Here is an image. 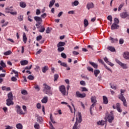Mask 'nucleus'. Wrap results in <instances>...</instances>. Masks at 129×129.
<instances>
[{
	"mask_svg": "<svg viewBox=\"0 0 129 129\" xmlns=\"http://www.w3.org/2000/svg\"><path fill=\"white\" fill-rule=\"evenodd\" d=\"M107 49L109 50V51H111V52H115V48L113 46H108Z\"/></svg>",
	"mask_w": 129,
	"mask_h": 129,
	"instance_id": "obj_27",
	"label": "nucleus"
},
{
	"mask_svg": "<svg viewBox=\"0 0 129 129\" xmlns=\"http://www.w3.org/2000/svg\"><path fill=\"white\" fill-rule=\"evenodd\" d=\"M11 54H12V51H11V50H8L4 53V55H5V56H8L9 55H11Z\"/></svg>",
	"mask_w": 129,
	"mask_h": 129,
	"instance_id": "obj_38",
	"label": "nucleus"
},
{
	"mask_svg": "<svg viewBox=\"0 0 129 129\" xmlns=\"http://www.w3.org/2000/svg\"><path fill=\"white\" fill-rule=\"evenodd\" d=\"M36 107L38 109H40L41 107H42V106L41 105V104L38 103L36 104Z\"/></svg>",
	"mask_w": 129,
	"mask_h": 129,
	"instance_id": "obj_54",
	"label": "nucleus"
},
{
	"mask_svg": "<svg viewBox=\"0 0 129 129\" xmlns=\"http://www.w3.org/2000/svg\"><path fill=\"white\" fill-rule=\"evenodd\" d=\"M46 34H50L51 33V30H50V28L49 27H47L46 30Z\"/></svg>",
	"mask_w": 129,
	"mask_h": 129,
	"instance_id": "obj_55",
	"label": "nucleus"
},
{
	"mask_svg": "<svg viewBox=\"0 0 129 129\" xmlns=\"http://www.w3.org/2000/svg\"><path fill=\"white\" fill-rule=\"evenodd\" d=\"M76 97L78 98H84V97H86V94L85 93L81 94L79 91H77L76 92Z\"/></svg>",
	"mask_w": 129,
	"mask_h": 129,
	"instance_id": "obj_8",
	"label": "nucleus"
},
{
	"mask_svg": "<svg viewBox=\"0 0 129 129\" xmlns=\"http://www.w3.org/2000/svg\"><path fill=\"white\" fill-rule=\"evenodd\" d=\"M106 116L105 117V121H108L109 123H111L112 121H113V119H114V116H113V114H108V112H106L105 113Z\"/></svg>",
	"mask_w": 129,
	"mask_h": 129,
	"instance_id": "obj_4",
	"label": "nucleus"
},
{
	"mask_svg": "<svg viewBox=\"0 0 129 129\" xmlns=\"http://www.w3.org/2000/svg\"><path fill=\"white\" fill-rule=\"evenodd\" d=\"M34 127L35 129H40V125H39V124L36 123L34 124Z\"/></svg>",
	"mask_w": 129,
	"mask_h": 129,
	"instance_id": "obj_50",
	"label": "nucleus"
},
{
	"mask_svg": "<svg viewBox=\"0 0 129 129\" xmlns=\"http://www.w3.org/2000/svg\"><path fill=\"white\" fill-rule=\"evenodd\" d=\"M66 45V43H65L64 42L60 41L57 44V51L58 52H59V53H61V52H63L64 50H65V48H64V46Z\"/></svg>",
	"mask_w": 129,
	"mask_h": 129,
	"instance_id": "obj_5",
	"label": "nucleus"
},
{
	"mask_svg": "<svg viewBox=\"0 0 129 129\" xmlns=\"http://www.w3.org/2000/svg\"><path fill=\"white\" fill-rule=\"evenodd\" d=\"M89 63L92 66H93V67H94V68H95V69H97L98 68V65H97V64L92 61H90Z\"/></svg>",
	"mask_w": 129,
	"mask_h": 129,
	"instance_id": "obj_21",
	"label": "nucleus"
},
{
	"mask_svg": "<svg viewBox=\"0 0 129 129\" xmlns=\"http://www.w3.org/2000/svg\"><path fill=\"white\" fill-rule=\"evenodd\" d=\"M50 119L52 123H56V121L54 120V118H53V115H52L51 113L50 114Z\"/></svg>",
	"mask_w": 129,
	"mask_h": 129,
	"instance_id": "obj_37",
	"label": "nucleus"
},
{
	"mask_svg": "<svg viewBox=\"0 0 129 129\" xmlns=\"http://www.w3.org/2000/svg\"><path fill=\"white\" fill-rule=\"evenodd\" d=\"M34 88H35V89L37 90V91H40V87H39V85H38L37 84L35 85Z\"/></svg>",
	"mask_w": 129,
	"mask_h": 129,
	"instance_id": "obj_48",
	"label": "nucleus"
},
{
	"mask_svg": "<svg viewBox=\"0 0 129 129\" xmlns=\"http://www.w3.org/2000/svg\"><path fill=\"white\" fill-rule=\"evenodd\" d=\"M118 23H119V21L118 20V19L115 18L114 19V24H116V25H117Z\"/></svg>",
	"mask_w": 129,
	"mask_h": 129,
	"instance_id": "obj_47",
	"label": "nucleus"
},
{
	"mask_svg": "<svg viewBox=\"0 0 129 129\" xmlns=\"http://www.w3.org/2000/svg\"><path fill=\"white\" fill-rule=\"evenodd\" d=\"M87 70H88V71H90L91 72H93V69H92V68L90 67H88Z\"/></svg>",
	"mask_w": 129,
	"mask_h": 129,
	"instance_id": "obj_56",
	"label": "nucleus"
},
{
	"mask_svg": "<svg viewBox=\"0 0 129 129\" xmlns=\"http://www.w3.org/2000/svg\"><path fill=\"white\" fill-rule=\"evenodd\" d=\"M124 92H125V90H120V95L119 96V98L121 100V101H122L124 106L126 107L127 106L126 100L125 99V98H124V96H123V94H122V93H124Z\"/></svg>",
	"mask_w": 129,
	"mask_h": 129,
	"instance_id": "obj_3",
	"label": "nucleus"
},
{
	"mask_svg": "<svg viewBox=\"0 0 129 129\" xmlns=\"http://www.w3.org/2000/svg\"><path fill=\"white\" fill-rule=\"evenodd\" d=\"M112 108L113 109H116L118 112H122V110L120 108V104L119 103H117L116 106L114 105H112Z\"/></svg>",
	"mask_w": 129,
	"mask_h": 129,
	"instance_id": "obj_7",
	"label": "nucleus"
},
{
	"mask_svg": "<svg viewBox=\"0 0 129 129\" xmlns=\"http://www.w3.org/2000/svg\"><path fill=\"white\" fill-rule=\"evenodd\" d=\"M16 126L17 129H23V125L21 123L16 124Z\"/></svg>",
	"mask_w": 129,
	"mask_h": 129,
	"instance_id": "obj_28",
	"label": "nucleus"
},
{
	"mask_svg": "<svg viewBox=\"0 0 129 129\" xmlns=\"http://www.w3.org/2000/svg\"><path fill=\"white\" fill-rule=\"evenodd\" d=\"M124 41L123 40V39L122 38H120L119 39V44L120 45H122V44H123Z\"/></svg>",
	"mask_w": 129,
	"mask_h": 129,
	"instance_id": "obj_58",
	"label": "nucleus"
},
{
	"mask_svg": "<svg viewBox=\"0 0 129 129\" xmlns=\"http://www.w3.org/2000/svg\"><path fill=\"white\" fill-rule=\"evenodd\" d=\"M0 65L2 67V68H5V67H7V66L6 65V63H5V62H4V61L1 60V62H0Z\"/></svg>",
	"mask_w": 129,
	"mask_h": 129,
	"instance_id": "obj_41",
	"label": "nucleus"
},
{
	"mask_svg": "<svg viewBox=\"0 0 129 129\" xmlns=\"http://www.w3.org/2000/svg\"><path fill=\"white\" fill-rule=\"evenodd\" d=\"M39 32H40V33H44L45 32V27H44V26H41V28L39 30Z\"/></svg>",
	"mask_w": 129,
	"mask_h": 129,
	"instance_id": "obj_35",
	"label": "nucleus"
},
{
	"mask_svg": "<svg viewBox=\"0 0 129 129\" xmlns=\"http://www.w3.org/2000/svg\"><path fill=\"white\" fill-rule=\"evenodd\" d=\"M72 5L73 7V6H75V7H76V6H78L79 5V2H78V1L76 0L74 1V2H73L72 3Z\"/></svg>",
	"mask_w": 129,
	"mask_h": 129,
	"instance_id": "obj_33",
	"label": "nucleus"
},
{
	"mask_svg": "<svg viewBox=\"0 0 129 129\" xmlns=\"http://www.w3.org/2000/svg\"><path fill=\"white\" fill-rule=\"evenodd\" d=\"M120 16L122 19H125V18H128L129 14L127 12H125L120 13Z\"/></svg>",
	"mask_w": 129,
	"mask_h": 129,
	"instance_id": "obj_11",
	"label": "nucleus"
},
{
	"mask_svg": "<svg viewBox=\"0 0 129 129\" xmlns=\"http://www.w3.org/2000/svg\"><path fill=\"white\" fill-rule=\"evenodd\" d=\"M94 73L95 77H97V76H98V74L100 73V71L99 70H95L94 71Z\"/></svg>",
	"mask_w": 129,
	"mask_h": 129,
	"instance_id": "obj_25",
	"label": "nucleus"
},
{
	"mask_svg": "<svg viewBox=\"0 0 129 129\" xmlns=\"http://www.w3.org/2000/svg\"><path fill=\"white\" fill-rule=\"evenodd\" d=\"M18 20H19V22H22V21H24V16L23 15H20L18 17Z\"/></svg>",
	"mask_w": 129,
	"mask_h": 129,
	"instance_id": "obj_40",
	"label": "nucleus"
},
{
	"mask_svg": "<svg viewBox=\"0 0 129 129\" xmlns=\"http://www.w3.org/2000/svg\"><path fill=\"white\" fill-rule=\"evenodd\" d=\"M61 66H63V67H67V64L66 62H62L60 63Z\"/></svg>",
	"mask_w": 129,
	"mask_h": 129,
	"instance_id": "obj_62",
	"label": "nucleus"
},
{
	"mask_svg": "<svg viewBox=\"0 0 129 129\" xmlns=\"http://www.w3.org/2000/svg\"><path fill=\"white\" fill-rule=\"evenodd\" d=\"M13 100L10 99H7V105L10 106V105H14V102L13 101Z\"/></svg>",
	"mask_w": 129,
	"mask_h": 129,
	"instance_id": "obj_13",
	"label": "nucleus"
},
{
	"mask_svg": "<svg viewBox=\"0 0 129 129\" xmlns=\"http://www.w3.org/2000/svg\"><path fill=\"white\" fill-rule=\"evenodd\" d=\"M118 25L115 23H113L111 26V30H116L118 28Z\"/></svg>",
	"mask_w": 129,
	"mask_h": 129,
	"instance_id": "obj_17",
	"label": "nucleus"
},
{
	"mask_svg": "<svg viewBox=\"0 0 129 129\" xmlns=\"http://www.w3.org/2000/svg\"><path fill=\"white\" fill-rule=\"evenodd\" d=\"M73 55H79V52L74 50V51H73L72 52Z\"/></svg>",
	"mask_w": 129,
	"mask_h": 129,
	"instance_id": "obj_63",
	"label": "nucleus"
},
{
	"mask_svg": "<svg viewBox=\"0 0 129 129\" xmlns=\"http://www.w3.org/2000/svg\"><path fill=\"white\" fill-rule=\"evenodd\" d=\"M80 84H81V85H82L83 86H84L86 85L85 82L84 81H80Z\"/></svg>",
	"mask_w": 129,
	"mask_h": 129,
	"instance_id": "obj_61",
	"label": "nucleus"
},
{
	"mask_svg": "<svg viewBox=\"0 0 129 129\" xmlns=\"http://www.w3.org/2000/svg\"><path fill=\"white\" fill-rule=\"evenodd\" d=\"M123 57L126 60H129V52H125L123 53Z\"/></svg>",
	"mask_w": 129,
	"mask_h": 129,
	"instance_id": "obj_19",
	"label": "nucleus"
},
{
	"mask_svg": "<svg viewBox=\"0 0 129 129\" xmlns=\"http://www.w3.org/2000/svg\"><path fill=\"white\" fill-rule=\"evenodd\" d=\"M54 81H57V80H58V78H59V75L55 74L54 75Z\"/></svg>",
	"mask_w": 129,
	"mask_h": 129,
	"instance_id": "obj_44",
	"label": "nucleus"
},
{
	"mask_svg": "<svg viewBox=\"0 0 129 129\" xmlns=\"http://www.w3.org/2000/svg\"><path fill=\"white\" fill-rule=\"evenodd\" d=\"M110 40L111 41V43H117V41H118L117 38L114 39L112 37H110Z\"/></svg>",
	"mask_w": 129,
	"mask_h": 129,
	"instance_id": "obj_30",
	"label": "nucleus"
},
{
	"mask_svg": "<svg viewBox=\"0 0 129 129\" xmlns=\"http://www.w3.org/2000/svg\"><path fill=\"white\" fill-rule=\"evenodd\" d=\"M82 121V116L81 115V112H78L76 117V121L73 127V129H79L77 127L78 125V122L80 123Z\"/></svg>",
	"mask_w": 129,
	"mask_h": 129,
	"instance_id": "obj_1",
	"label": "nucleus"
},
{
	"mask_svg": "<svg viewBox=\"0 0 129 129\" xmlns=\"http://www.w3.org/2000/svg\"><path fill=\"white\" fill-rule=\"evenodd\" d=\"M42 103H47L48 102V97H44L41 100Z\"/></svg>",
	"mask_w": 129,
	"mask_h": 129,
	"instance_id": "obj_23",
	"label": "nucleus"
},
{
	"mask_svg": "<svg viewBox=\"0 0 129 129\" xmlns=\"http://www.w3.org/2000/svg\"><path fill=\"white\" fill-rule=\"evenodd\" d=\"M23 40L24 44H26L27 43V36L25 33H24L23 35Z\"/></svg>",
	"mask_w": 129,
	"mask_h": 129,
	"instance_id": "obj_31",
	"label": "nucleus"
},
{
	"mask_svg": "<svg viewBox=\"0 0 129 129\" xmlns=\"http://www.w3.org/2000/svg\"><path fill=\"white\" fill-rule=\"evenodd\" d=\"M103 101L104 104H107V103H108V99H107L106 96H103Z\"/></svg>",
	"mask_w": 129,
	"mask_h": 129,
	"instance_id": "obj_20",
	"label": "nucleus"
},
{
	"mask_svg": "<svg viewBox=\"0 0 129 129\" xmlns=\"http://www.w3.org/2000/svg\"><path fill=\"white\" fill-rule=\"evenodd\" d=\"M20 6L21 8H25L27 7V4L25 2H21L20 3Z\"/></svg>",
	"mask_w": 129,
	"mask_h": 129,
	"instance_id": "obj_26",
	"label": "nucleus"
},
{
	"mask_svg": "<svg viewBox=\"0 0 129 129\" xmlns=\"http://www.w3.org/2000/svg\"><path fill=\"white\" fill-rule=\"evenodd\" d=\"M11 80L12 81H13L14 82L17 81L18 80V79H17V78L15 77H12L11 78Z\"/></svg>",
	"mask_w": 129,
	"mask_h": 129,
	"instance_id": "obj_57",
	"label": "nucleus"
},
{
	"mask_svg": "<svg viewBox=\"0 0 129 129\" xmlns=\"http://www.w3.org/2000/svg\"><path fill=\"white\" fill-rule=\"evenodd\" d=\"M91 103L94 104H96V102H97V100H96V96H92L91 97Z\"/></svg>",
	"mask_w": 129,
	"mask_h": 129,
	"instance_id": "obj_15",
	"label": "nucleus"
},
{
	"mask_svg": "<svg viewBox=\"0 0 129 129\" xmlns=\"http://www.w3.org/2000/svg\"><path fill=\"white\" fill-rule=\"evenodd\" d=\"M107 20L110 22V24L112 22V17L110 15L108 16L107 18Z\"/></svg>",
	"mask_w": 129,
	"mask_h": 129,
	"instance_id": "obj_42",
	"label": "nucleus"
},
{
	"mask_svg": "<svg viewBox=\"0 0 129 129\" xmlns=\"http://www.w3.org/2000/svg\"><path fill=\"white\" fill-rule=\"evenodd\" d=\"M44 86L43 91L45 92V94L47 95L51 96L53 94L52 91H51V87L47 85V84L44 83L43 84Z\"/></svg>",
	"mask_w": 129,
	"mask_h": 129,
	"instance_id": "obj_2",
	"label": "nucleus"
},
{
	"mask_svg": "<svg viewBox=\"0 0 129 129\" xmlns=\"http://www.w3.org/2000/svg\"><path fill=\"white\" fill-rule=\"evenodd\" d=\"M59 89L62 95H66V88L64 85L60 86Z\"/></svg>",
	"mask_w": 129,
	"mask_h": 129,
	"instance_id": "obj_9",
	"label": "nucleus"
},
{
	"mask_svg": "<svg viewBox=\"0 0 129 129\" xmlns=\"http://www.w3.org/2000/svg\"><path fill=\"white\" fill-rule=\"evenodd\" d=\"M54 4H55V0H51L50 2L49 7V8H52L53 6H54Z\"/></svg>",
	"mask_w": 129,
	"mask_h": 129,
	"instance_id": "obj_34",
	"label": "nucleus"
},
{
	"mask_svg": "<svg viewBox=\"0 0 129 129\" xmlns=\"http://www.w3.org/2000/svg\"><path fill=\"white\" fill-rule=\"evenodd\" d=\"M86 7L88 10H90V9H93L94 8V4L92 3H88L87 4Z\"/></svg>",
	"mask_w": 129,
	"mask_h": 129,
	"instance_id": "obj_14",
	"label": "nucleus"
},
{
	"mask_svg": "<svg viewBox=\"0 0 129 129\" xmlns=\"http://www.w3.org/2000/svg\"><path fill=\"white\" fill-rule=\"evenodd\" d=\"M96 105V104H92L90 108V114H91V115H93L92 114V108H93V107H94V106H95Z\"/></svg>",
	"mask_w": 129,
	"mask_h": 129,
	"instance_id": "obj_32",
	"label": "nucleus"
},
{
	"mask_svg": "<svg viewBox=\"0 0 129 129\" xmlns=\"http://www.w3.org/2000/svg\"><path fill=\"white\" fill-rule=\"evenodd\" d=\"M10 11H13V6H11L9 8H7L5 9V12H6V13H7V14H10V13L11 12H10Z\"/></svg>",
	"mask_w": 129,
	"mask_h": 129,
	"instance_id": "obj_18",
	"label": "nucleus"
},
{
	"mask_svg": "<svg viewBox=\"0 0 129 129\" xmlns=\"http://www.w3.org/2000/svg\"><path fill=\"white\" fill-rule=\"evenodd\" d=\"M49 68H48V67H46L45 66L44 67H43L42 68V72L43 73H46V71H47V70H48Z\"/></svg>",
	"mask_w": 129,
	"mask_h": 129,
	"instance_id": "obj_43",
	"label": "nucleus"
},
{
	"mask_svg": "<svg viewBox=\"0 0 129 129\" xmlns=\"http://www.w3.org/2000/svg\"><path fill=\"white\" fill-rule=\"evenodd\" d=\"M49 125L50 129H55V128L53 127V124H52V123H51V122H49Z\"/></svg>",
	"mask_w": 129,
	"mask_h": 129,
	"instance_id": "obj_64",
	"label": "nucleus"
},
{
	"mask_svg": "<svg viewBox=\"0 0 129 129\" xmlns=\"http://www.w3.org/2000/svg\"><path fill=\"white\" fill-rule=\"evenodd\" d=\"M21 94H23V95H28V91L26 90H22L21 91Z\"/></svg>",
	"mask_w": 129,
	"mask_h": 129,
	"instance_id": "obj_39",
	"label": "nucleus"
},
{
	"mask_svg": "<svg viewBox=\"0 0 129 129\" xmlns=\"http://www.w3.org/2000/svg\"><path fill=\"white\" fill-rule=\"evenodd\" d=\"M61 56L62 58H63V59H66L67 58V55H66V54H65L64 53H61Z\"/></svg>",
	"mask_w": 129,
	"mask_h": 129,
	"instance_id": "obj_49",
	"label": "nucleus"
},
{
	"mask_svg": "<svg viewBox=\"0 0 129 129\" xmlns=\"http://www.w3.org/2000/svg\"><path fill=\"white\" fill-rule=\"evenodd\" d=\"M20 63H21V65H22V66H25L29 64V61L27 60H21L20 61Z\"/></svg>",
	"mask_w": 129,
	"mask_h": 129,
	"instance_id": "obj_16",
	"label": "nucleus"
},
{
	"mask_svg": "<svg viewBox=\"0 0 129 129\" xmlns=\"http://www.w3.org/2000/svg\"><path fill=\"white\" fill-rule=\"evenodd\" d=\"M116 62L119 64L120 65V66L121 67V68L123 69H125V70H126L127 69V65L125 63H122V62H121L120 61H119V60L118 59H116Z\"/></svg>",
	"mask_w": 129,
	"mask_h": 129,
	"instance_id": "obj_10",
	"label": "nucleus"
},
{
	"mask_svg": "<svg viewBox=\"0 0 129 129\" xmlns=\"http://www.w3.org/2000/svg\"><path fill=\"white\" fill-rule=\"evenodd\" d=\"M123 6H124V5L123 4H120L119 6L118 9V12H120L121 9H122V7H123Z\"/></svg>",
	"mask_w": 129,
	"mask_h": 129,
	"instance_id": "obj_45",
	"label": "nucleus"
},
{
	"mask_svg": "<svg viewBox=\"0 0 129 129\" xmlns=\"http://www.w3.org/2000/svg\"><path fill=\"white\" fill-rule=\"evenodd\" d=\"M12 72L15 74L16 77H19V74L18 73V72L16 71L15 70H13Z\"/></svg>",
	"mask_w": 129,
	"mask_h": 129,
	"instance_id": "obj_52",
	"label": "nucleus"
},
{
	"mask_svg": "<svg viewBox=\"0 0 129 129\" xmlns=\"http://www.w3.org/2000/svg\"><path fill=\"white\" fill-rule=\"evenodd\" d=\"M37 121L39 122V123H42V122H43V118L40 116H38L37 118Z\"/></svg>",
	"mask_w": 129,
	"mask_h": 129,
	"instance_id": "obj_24",
	"label": "nucleus"
},
{
	"mask_svg": "<svg viewBox=\"0 0 129 129\" xmlns=\"http://www.w3.org/2000/svg\"><path fill=\"white\" fill-rule=\"evenodd\" d=\"M97 124H98V125H104L105 124V121L104 120H100L97 122Z\"/></svg>",
	"mask_w": 129,
	"mask_h": 129,
	"instance_id": "obj_22",
	"label": "nucleus"
},
{
	"mask_svg": "<svg viewBox=\"0 0 129 129\" xmlns=\"http://www.w3.org/2000/svg\"><path fill=\"white\" fill-rule=\"evenodd\" d=\"M35 21H36V22H37V23L39 24V25H41V24H42V18L41 17H39L38 16H35L34 18Z\"/></svg>",
	"mask_w": 129,
	"mask_h": 129,
	"instance_id": "obj_12",
	"label": "nucleus"
},
{
	"mask_svg": "<svg viewBox=\"0 0 129 129\" xmlns=\"http://www.w3.org/2000/svg\"><path fill=\"white\" fill-rule=\"evenodd\" d=\"M81 89L83 92L85 91H88V90L85 87H82Z\"/></svg>",
	"mask_w": 129,
	"mask_h": 129,
	"instance_id": "obj_59",
	"label": "nucleus"
},
{
	"mask_svg": "<svg viewBox=\"0 0 129 129\" xmlns=\"http://www.w3.org/2000/svg\"><path fill=\"white\" fill-rule=\"evenodd\" d=\"M89 24V23H88V20H87V19H85L84 21V27H87V26H88Z\"/></svg>",
	"mask_w": 129,
	"mask_h": 129,
	"instance_id": "obj_36",
	"label": "nucleus"
},
{
	"mask_svg": "<svg viewBox=\"0 0 129 129\" xmlns=\"http://www.w3.org/2000/svg\"><path fill=\"white\" fill-rule=\"evenodd\" d=\"M8 99H14V98L13 97V93H12V92H10L8 94Z\"/></svg>",
	"mask_w": 129,
	"mask_h": 129,
	"instance_id": "obj_29",
	"label": "nucleus"
},
{
	"mask_svg": "<svg viewBox=\"0 0 129 129\" xmlns=\"http://www.w3.org/2000/svg\"><path fill=\"white\" fill-rule=\"evenodd\" d=\"M9 14H11V15H13V16H16L18 15V13H17V11L15 12H10Z\"/></svg>",
	"mask_w": 129,
	"mask_h": 129,
	"instance_id": "obj_53",
	"label": "nucleus"
},
{
	"mask_svg": "<svg viewBox=\"0 0 129 129\" xmlns=\"http://www.w3.org/2000/svg\"><path fill=\"white\" fill-rule=\"evenodd\" d=\"M41 14V11H40V10L37 9L36 12V14L37 16H39Z\"/></svg>",
	"mask_w": 129,
	"mask_h": 129,
	"instance_id": "obj_60",
	"label": "nucleus"
},
{
	"mask_svg": "<svg viewBox=\"0 0 129 129\" xmlns=\"http://www.w3.org/2000/svg\"><path fill=\"white\" fill-rule=\"evenodd\" d=\"M40 40H42V35L37 36L36 41H40Z\"/></svg>",
	"mask_w": 129,
	"mask_h": 129,
	"instance_id": "obj_51",
	"label": "nucleus"
},
{
	"mask_svg": "<svg viewBox=\"0 0 129 129\" xmlns=\"http://www.w3.org/2000/svg\"><path fill=\"white\" fill-rule=\"evenodd\" d=\"M28 79L29 80H34V79H35V77L34 76H33L32 75H29L28 77Z\"/></svg>",
	"mask_w": 129,
	"mask_h": 129,
	"instance_id": "obj_46",
	"label": "nucleus"
},
{
	"mask_svg": "<svg viewBox=\"0 0 129 129\" xmlns=\"http://www.w3.org/2000/svg\"><path fill=\"white\" fill-rule=\"evenodd\" d=\"M15 108L16 109V112L18 113V114H20L21 115L26 114V113L23 111L21 106H20L19 105H17L15 106Z\"/></svg>",
	"mask_w": 129,
	"mask_h": 129,
	"instance_id": "obj_6",
	"label": "nucleus"
}]
</instances>
